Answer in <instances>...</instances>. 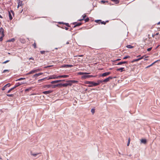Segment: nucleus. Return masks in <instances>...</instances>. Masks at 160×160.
<instances>
[{"mask_svg":"<svg viewBox=\"0 0 160 160\" xmlns=\"http://www.w3.org/2000/svg\"><path fill=\"white\" fill-rule=\"evenodd\" d=\"M24 83H21V82H18L16 83L15 85H14V87L13 88H11L10 89H9L7 92V93H9L10 92L13 90L14 89H15L16 87L19 86L20 85H22V84Z\"/></svg>","mask_w":160,"mask_h":160,"instance_id":"1","label":"nucleus"},{"mask_svg":"<svg viewBox=\"0 0 160 160\" xmlns=\"http://www.w3.org/2000/svg\"><path fill=\"white\" fill-rule=\"evenodd\" d=\"M9 17L10 20H11L12 19V14L13 16L14 14V12L12 10H11V12L9 11Z\"/></svg>","mask_w":160,"mask_h":160,"instance_id":"2","label":"nucleus"},{"mask_svg":"<svg viewBox=\"0 0 160 160\" xmlns=\"http://www.w3.org/2000/svg\"><path fill=\"white\" fill-rule=\"evenodd\" d=\"M96 76H93L91 75H84L82 76V79H86L87 78H90L91 77H94Z\"/></svg>","mask_w":160,"mask_h":160,"instance_id":"3","label":"nucleus"},{"mask_svg":"<svg viewBox=\"0 0 160 160\" xmlns=\"http://www.w3.org/2000/svg\"><path fill=\"white\" fill-rule=\"evenodd\" d=\"M113 78L112 77L110 76L108 78L104 79L103 80H102L103 82H108L110 80L112 79Z\"/></svg>","mask_w":160,"mask_h":160,"instance_id":"4","label":"nucleus"},{"mask_svg":"<svg viewBox=\"0 0 160 160\" xmlns=\"http://www.w3.org/2000/svg\"><path fill=\"white\" fill-rule=\"evenodd\" d=\"M52 92V91L49 90L48 91H45L42 92V93L45 95L48 94Z\"/></svg>","mask_w":160,"mask_h":160,"instance_id":"5","label":"nucleus"},{"mask_svg":"<svg viewBox=\"0 0 160 160\" xmlns=\"http://www.w3.org/2000/svg\"><path fill=\"white\" fill-rule=\"evenodd\" d=\"M110 73L111 72H106L102 73L100 75V76L104 77L109 75Z\"/></svg>","mask_w":160,"mask_h":160,"instance_id":"6","label":"nucleus"},{"mask_svg":"<svg viewBox=\"0 0 160 160\" xmlns=\"http://www.w3.org/2000/svg\"><path fill=\"white\" fill-rule=\"evenodd\" d=\"M73 24L74 25V26H73V28H75L76 27L79 26L82 24V23L81 22H79V23H77L76 22H75L73 23Z\"/></svg>","mask_w":160,"mask_h":160,"instance_id":"7","label":"nucleus"},{"mask_svg":"<svg viewBox=\"0 0 160 160\" xmlns=\"http://www.w3.org/2000/svg\"><path fill=\"white\" fill-rule=\"evenodd\" d=\"M11 85V84L9 83H8L7 84H6V85H5L2 88V90L3 91L7 87H9Z\"/></svg>","mask_w":160,"mask_h":160,"instance_id":"8","label":"nucleus"},{"mask_svg":"<svg viewBox=\"0 0 160 160\" xmlns=\"http://www.w3.org/2000/svg\"><path fill=\"white\" fill-rule=\"evenodd\" d=\"M92 83L91 84V85H89L88 86V87H92L96 86V82L92 81Z\"/></svg>","mask_w":160,"mask_h":160,"instance_id":"9","label":"nucleus"},{"mask_svg":"<svg viewBox=\"0 0 160 160\" xmlns=\"http://www.w3.org/2000/svg\"><path fill=\"white\" fill-rule=\"evenodd\" d=\"M116 70L117 71H120L121 72H122L123 71H124L125 70L124 69V68H117Z\"/></svg>","mask_w":160,"mask_h":160,"instance_id":"10","label":"nucleus"},{"mask_svg":"<svg viewBox=\"0 0 160 160\" xmlns=\"http://www.w3.org/2000/svg\"><path fill=\"white\" fill-rule=\"evenodd\" d=\"M0 32L1 33V34L2 35V36L4 35V30L3 28L1 27L0 28Z\"/></svg>","mask_w":160,"mask_h":160,"instance_id":"11","label":"nucleus"},{"mask_svg":"<svg viewBox=\"0 0 160 160\" xmlns=\"http://www.w3.org/2000/svg\"><path fill=\"white\" fill-rule=\"evenodd\" d=\"M68 83H65L64 84H62V86L66 87L68 85H70V81H68Z\"/></svg>","mask_w":160,"mask_h":160,"instance_id":"12","label":"nucleus"},{"mask_svg":"<svg viewBox=\"0 0 160 160\" xmlns=\"http://www.w3.org/2000/svg\"><path fill=\"white\" fill-rule=\"evenodd\" d=\"M103 82L102 80H98L97 81V82H96V86L100 84V83Z\"/></svg>","mask_w":160,"mask_h":160,"instance_id":"13","label":"nucleus"},{"mask_svg":"<svg viewBox=\"0 0 160 160\" xmlns=\"http://www.w3.org/2000/svg\"><path fill=\"white\" fill-rule=\"evenodd\" d=\"M42 73H41V72L39 73H36V74H35L32 77L34 78V77H38V76H39L40 75H42Z\"/></svg>","mask_w":160,"mask_h":160,"instance_id":"14","label":"nucleus"},{"mask_svg":"<svg viewBox=\"0 0 160 160\" xmlns=\"http://www.w3.org/2000/svg\"><path fill=\"white\" fill-rule=\"evenodd\" d=\"M58 23L59 24H65L66 25V26H67L68 27H70V26L69 25L68 23H64L63 22H59Z\"/></svg>","mask_w":160,"mask_h":160,"instance_id":"15","label":"nucleus"},{"mask_svg":"<svg viewBox=\"0 0 160 160\" xmlns=\"http://www.w3.org/2000/svg\"><path fill=\"white\" fill-rule=\"evenodd\" d=\"M141 142L142 143L146 144L147 143V140L146 139H142L141 140Z\"/></svg>","mask_w":160,"mask_h":160,"instance_id":"16","label":"nucleus"},{"mask_svg":"<svg viewBox=\"0 0 160 160\" xmlns=\"http://www.w3.org/2000/svg\"><path fill=\"white\" fill-rule=\"evenodd\" d=\"M22 1H19L18 2V8L20 6H22L23 4H22Z\"/></svg>","mask_w":160,"mask_h":160,"instance_id":"17","label":"nucleus"},{"mask_svg":"<svg viewBox=\"0 0 160 160\" xmlns=\"http://www.w3.org/2000/svg\"><path fill=\"white\" fill-rule=\"evenodd\" d=\"M54 78H58V77H54L53 76H51L50 77H49L48 78H47V80H49L52 79H54Z\"/></svg>","mask_w":160,"mask_h":160,"instance_id":"18","label":"nucleus"},{"mask_svg":"<svg viewBox=\"0 0 160 160\" xmlns=\"http://www.w3.org/2000/svg\"><path fill=\"white\" fill-rule=\"evenodd\" d=\"M44 79H47V78L46 77V78H42V79H39L38 80V82H39V83L40 82H42L43 81Z\"/></svg>","mask_w":160,"mask_h":160,"instance_id":"19","label":"nucleus"},{"mask_svg":"<svg viewBox=\"0 0 160 160\" xmlns=\"http://www.w3.org/2000/svg\"><path fill=\"white\" fill-rule=\"evenodd\" d=\"M160 61V60H158L155 62H153V63H152L150 65L147 67H146V68H148L149 67H150L152 66L153 64H154V63H155L156 62H158V61Z\"/></svg>","mask_w":160,"mask_h":160,"instance_id":"20","label":"nucleus"},{"mask_svg":"<svg viewBox=\"0 0 160 160\" xmlns=\"http://www.w3.org/2000/svg\"><path fill=\"white\" fill-rule=\"evenodd\" d=\"M112 1L114 2L115 4H118L119 3V0H111Z\"/></svg>","mask_w":160,"mask_h":160,"instance_id":"21","label":"nucleus"},{"mask_svg":"<svg viewBox=\"0 0 160 160\" xmlns=\"http://www.w3.org/2000/svg\"><path fill=\"white\" fill-rule=\"evenodd\" d=\"M30 153H31V154L34 157H36L37 155L39 154V153H33L32 151Z\"/></svg>","mask_w":160,"mask_h":160,"instance_id":"22","label":"nucleus"},{"mask_svg":"<svg viewBox=\"0 0 160 160\" xmlns=\"http://www.w3.org/2000/svg\"><path fill=\"white\" fill-rule=\"evenodd\" d=\"M35 73V71H34V70H33L31 71H30V72H29L28 73H27L26 75H28L29 74H31L33 73Z\"/></svg>","mask_w":160,"mask_h":160,"instance_id":"23","label":"nucleus"},{"mask_svg":"<svg viewBox=\"0 0 160 160\" xmlns=\"http://www.w3.org/2000/svg\"><path fill=\"white\" fill-rule=\"evenodd\" d=\"M20 41L23 43H24L25 42V40L24 39L20 38Z\"/></svg>","mask_w":160,"mask_h":160,"instance_id":"24","label":"nucleus"},{"mask_svg":"<svg viewBox=\"0 0 160 160\" xmlns=\"http://www.w3.org/2000/svg\"><path fill=\"white\" fill-rule=\"evenodd\" d=\"M78 82L77 81L75 80H71V85L72 83H77Z\"/></svg>","mask_w":160,"mask_h":160,"instance_id":"25","label":"nucleus"},{"mask_svg":"<svg viewBox=\"0 0 160 160\" xmlns=\"http://www.w3.org/2000/svg\"><path fill=\"white\" fill-rule=\"evenodd\" d=\"M52 86V85H51V84L47 85H45L44 86V88L47 87V88H49L50 87H51Z\"/></svg>","mask_w":160,"mask_h":160,"instance_id":"26","label":"nucleus"},{"mask_svg":"<svg viewBox=\"0 0 160 160\" xmlns=\"http://www.w3.org/2000/svg\"><path fill=\"white\" fill-rule=\"evenodd\" d=\"M88 73L87 72H79L78 73V74L79 75H82V74H88Z\"/></svg>","mask_w":160,"mask_h":160,"instance_id":"27","label":"nucleus"},{"mask_svg":"<svg viewBox=\"0 0 160 160\" xmlns=\"http://www.w3.org/2000/svg\"><path fill=\"white\" fill-rule=\"evenodd\" d=\"M126 47L128 48H132L134 47L133 46H132L130 45H127V46H126Z\"/></svg>","mask_w":160,"mask_h":160,"instance_id":"28","label":"nucleus"},{"mask_svg":"<svg viewBox=\"0 0 160 160\" xmlns=\"http://www.w3.org/2000/svg\"><path fill=\"white\" fill-rule=\"evenodd\" d=\"M41 70H42V69L41 68H38V69H37L34 70V71H35V72H38L40 71Z\"/></svg>","mask_w":160,"mask_h":160,"instance_id":"29","label":"nucleus"},{"mask_svg":"<svg viewBox=\"0 0 160 160\" xmlns=\"http://www.w3.org/2000/svg\"><path fill=\"white\" fill-rule=\"evenodd\" d=\"M144 57V56H142L140 58H138V59H135V60H136V62H137V61H139V60L142 59Z\"/></svg>","mask_w":160,"mask_h":160,"instance_id":"30","label":"nucleus"},{"mask_svg":"<svg viewBox=\"0 0 160 160\" xmlns=\"http://www.w3.org/2000/svg\"><path fill=\"white\" fill-rule=\"evenodd\" d=\"M92 83V81H86L85 82V84H90V85H91V84Z\"/></svg>","mask_w":160,"mask_h":160,"instance_id":"31","label":"nucleus"},{"mask_svg":"<svg viewBox=\"0 0 160 160\" xmlns=\"http://www.w3.org/2000/svg\"><path fill=\"white\" fill-rule=\"evenodd\" d=\"M61 77L63 78H66L69 77L68 75H61Z\"/></svg>","mask_w":160,"mask_h":160,"instance_id":"32","label":"nucleus"},{"mask_svg":"<svg viewBox=\"0 0 160 160\" xmlns=\"http://www.w3.org/2000/svg\"><path fill=\"white\" fill-rule=\"evenodd\" d=\"M14 40H15L14 38H12V39H10L8 40V42H14Z\"/></svg>","mask_w":160,"mask_h":160,"instance_id":"33","label":"nucleus"},{"mask_svg":"<svg viewBox=\"0 0 160 160\" xmlns=\"http://www.w3.org/2000/svg\"><path fill=\"white\" fill-rule=\"evenodd\" d=\"M91 112L92 113V114H93L95 112V109L94 108L92 109L91 110Z\"/></svg>","mask_w":160,"mask_h":160,"instance_id":"34","label":"nucleus"},{"mask_svg":"<svg viewBox=\"0 0 160 160\" xmlns=\"http://www.w3.org/2000/svg\"><path fill=\"white\" fill-rule=\"evenodd\" d=\"M84 20L85 21V22H88L89 21V19L88 18H87L86 19H85Z\"/></svg>","mask_w":160,"mask_h":160,"instance_id":"35","label":"nucleus"},{"mask_svg":"<svg viewBox=\"0 0 160 160\" xmlns=\"http://www.w3.org/2000/svg\"><path fill=\"white\" fill-rule=\"evenodd\" d=\"M7 96L9 97H12L14 95L13 94H7Z\"/></svg>","mask_w":160,"mask_h":160,"instance_id":"36","label":"nucleus"},{"mask_svg":"<svg viewBox=\"0 0 160 160\" xmlns=\"http://www.w3.org/2000/svg\"><path fill=\"white\" fill-rule=\"evenodd\" d=\"M57 82H58V81H57V80L52 81L51 82V83L52 84L55 83Z\"/></svg>","mask_w":160,"mask_h":160,"instance_id":"37","label":"nucleus"},{"mask_svg":"<svg viewBox=\"0 0 160 160\" xmlns=\"http://www.w3.org/2000/svg\"><path fill=\"white\" fill-rule=\"evenodd\" d=\"M62 84L61 83V84H55V85L56 87H62Z\"/></svg>","mask_w":160,"mask_h":160,"instance_id":"38","label":"nucleus"},{"mask_svg":"<svg viewBox=\"0 0 160 160\" xmlns=\"http://www.w3.org/2000/svg\"><path fill=\"white\" fill-rule=\"evenodd\" d=\"M130 138H129L128 139V143L127 144V146H129V144H130Z\"/></svg>","mask_w":160,"mask_h":160,"instance_id":"39","label":"nucleus"},{"mask_svg":"<svg viewBox=\"0 0 160 160\" xmlns=\"http://www.w3.org/2000/svg\"><path fill=\"white\" fill-rule=\"evenodd\" d=\"M4 36V35H3V36L2 35V36L0 37V42L2 41L3 40V37Z\"/></svg>","mask_w":160,"mask_h":160,"instance_id":"40","label":"nucleus"},{"mask_svg":"<svg viewBox=\"0 0 160 160\" xmlns=\"http://www.w3.org/2000/svg\"><path fill=\"white\" fill-rule=\"evenodd\" d=\"M25 78H19L17 80H16V81L21 80H22L25 79Z\"/></svg>","mask_w":160,"mask_h":160,"instance_id":"41","label":"nucleus"},{"mask_svg":"<svg viewBox=\"0 0 160 160\" xmlns=\"http://www.w3.org/2000/svg\"><path fill=\"white\" fill-rule=\"evenodd\" d=\"M130 58V56H126L125 57H124L123 58V59H126L128 58Z\"/></svg>","mask_w":160,"mask_h":160,"instance_id":"42","label":"nucleus"},{"mask_svg":"<svg viewBox=\"0 0 160 160\" xmlns=\"http://www.w3.org/2000/svg\"><path fill=\"white\" fill-rule=\"evenodd\" d=\"M32 46H33L34 47V48H37L36 46V44L35 42H34Z\"/></svg>","mask_w":160,"mask_h":160,"instance_id":"43","label":"nucleus"},{"mask_svg":"<svg viewBox=\"0 0 160 160\" xmlns=\"http://www.w3.org/2000/svg\"><path fill=\"white\" fill-rule=\"evenodd\" d=\"M62 28L63 29H65L66 30H68V27L65 26L62 27Z\"/></svg>","mask_w":160,"mask_h":160,"instance_id":"44","label":"nucleus"},{"mask_svg":"<svg viewBox=\"0 0 160 160\" xmlns=\"http://www.w3.org/2000/svg\"><path fill=\"white\" fill-rule=\"evenodd\" d=\"M101 22V23L102 24H103L104 25H105L106 24V22H105L104 21H102V20H101V21H100Z\"/></svg>","mask_w":160,"mask_h":160,"instance_id":"45","label":"nucleus"},{"mask_svg":"<svg viewBox=\"0 0 160 160\" xmlns=\"http://www.w3.org/2000/svg\"><path fill=\"white\" fill-rule=\"evenodd\" d=\"M82 17L83 18L82 19L84 20L85 19V18L86 17V15L85 14H84V15L82 16Z\"/></svg>","mask_w":160,"mask_h":160,"instance_id":"46","label":"nucleus"},{"mask_svg":"<svg viewBox=\"0 0 160 160\" xmlns=\"http://www.w3.org/2000/svg\"><path fill=\"white\" fill-rule=\"evenodd\" d=\"M52 66H53V65H49V66H48L45 67H44V68H47L50 67H51Z\"/></svg>","mask_w":160,"mask_h":160,"instance_id":"47","label":"nucleus"},{"mask_svg":"<svg viewBox=\"0 0 160 160\" xmlns=\"http://www.w3.org/2000/svg\"><path fill=\"white\" fill-rule=\"evenodd\" d=\"M152 48L151 47V48H148L147 49V51H148V52L150 51L151 50V49H152Z\"/></svg>","mask_w":160,"mask_h":160,"instance_id":"48","label":"nucleus"},{"mask_svg":"<svg viewBox=\"0 0 160 160\" xmlns=\"http://www.w3.org/2000/svg\"><path fill=\"white\" fill-rule=\"evenodd\" d=\"M122 62H120L118 63L116 65H122Z\"/></svg>","mask_w":160,"mask_h":160,"instance_id":"49","label":"nucleus"},{"mask_svg":"<svg viewBox=\"0 0 160 160\" xmlns=\"http://www.w3.org/2000/svg\"><path fill=\"white\" fill-rule=\"evenodd\" d=\"M9 61V60H7L5 61V62H3L2 63L3 64L6 63L8 62Z\"/></svg>","mask_w":160,"mask_h":160,"instance_id":"50","label":"nucleus"},{"mask_svg":"<svg viewBox=\"0 0 160 160\" xmlns=\"http://www.w3.org/2000/svg\"><path fill=\"white\" fill-rule=\"evenodd\" d=\"M31 89V88H27L25 89V91L26 92V91H29V90H30Z\"/></svg>","mask_w":160,"mask_h":160,"instance_id":"51","label":"nucleus"},{"mask_svg":"<svg viewBox=\"0 0 160 160\" xmlns=\"http://www.w3.org/2000/svg\"><path fill=\"white\" fill-rule=\"evenodd\" d=\"M101 21V20H96L95 21V22H99Z\"/></svg>","mask_w":160,"mask_h":160,"instance_id":"52","label":"nucleus"},{"mask_svg":"<svg viewBox=\"0 0 160 160\" xmlns=\"http://www.w3.org/2000/svg\"><path fill=\"white\" fill-rule=\"evenodd\" d=\"M40 52L41 54H42L44 53L45 52V51H40Z\"/></svg>","mask_w":160,"mask_h":160,"instance_id":"53","label":"nucleus"},{"mask_svg":"<svg viewBox=\"0 0 160 160\" xmlns=\"http://www.w3.org/2000/svg\"><path fill=\"white\" fill-rule=\"evenodd\" d=\"M63 67H70V65H65L63 66Z\"/></svg>","mask_w":160,"mask_h":160,"instance_id":"54","label":"nucleus"},{"mask_svg":"<svg viewBox=\"0 0 160 160\" xmlns=\"http://www.w3.org/2000/svg\"><path fill=\"white\" fill-rule=\"evenodd\" d=\"M122 62V64H125V63H127V64L128 63V62L127 61H123V62Z\"/></svg>","mask_w":160,"mask_h":160,"instance_id":"55","label":"nucleus"},{"mask_svg":"<svg viewBox=\"0 0 160 160\" xmlns=\"http://www.w3.org/2000/svg\"><path fill=\"white\" fill-rule=\"evenodd\" d=\"M9 70H4L3 71V72L2 73H5V72L6 71H8Z\"/></svg>","mask_w":160,"mask_h":160,"instance_id":"56","label":"nucleus"},{"mask_svg":"<svg viewBox=\"0 0 160 160\" xmlns=\"http://www.w3.org/2000/svg\"><path fill=\"white\" fill-rule=\"evenodd\" d=\"M108 2V1H105L104 0H102L101 1V2L102 3H104L105 2Z\"/></svg>","mask_w":160,"mask_h":160,"instance_id":"57","label":"nucleus"},{"mask_svg":"<svg viewBox=\"0 0 160 160\" xmlns=\"http://www.w3.org/2000/svg\"><path fill=\"white\" fill-rule=\"evenodd\" d=\"M52 86L53 88H55L56 87L55 85H52Z\"/></svg>","mask_w":160,"mask_h":160,"instance_id":"58","label":"nucleus"},{"mask_svg":"<svg viewBox=\"0 0 160 160\" xmlns=\"http://www.w3.org/2000/svg\"><path fill=\"white\" fill-rule=\"evenodd\" d=\"M31 59L34 60V59L32 57H31V58H29V60H30Z\"/></svg>","mask_w":160,"mask_h":160,"instance_id":"59","label":"nucleus"},{"mask_svg":"<svg viewBox=\"0 0 160 160\" xmlns=\"http://www.w3.org/2000/svg\"><path fill=\"white\" fill-rule=\"evenodd\" d=\"M136 62V61L135 59H134V60H132V61L131 62H132V63H133V62Z\"/></svg>","mask_w":160,"mask_h":160,"instance_id":"60","label":"nucleus"},{"mask_svg":"<svg viewBox=\"0 0 160 160\" xmlns=\"http://www.w3.org/2000/svg\"><path fill=\"white\" fill-rule=\"evenodd\" d=\"M74 70H76L77 69H78L77 68L75 67L74 68Z\"/></svg>","mask_w":160,"mask_h":160,"instance_id":"61","label":"nucleus"},{"mask_svg":"<svg viewBox=\"0 0 160 160\" xmlns=\"http://www.w3.org/2000/svg\"><path fill=\"white\" fill-rule=\"evenodd\" d=\"M84 20L83 19H82H82H79L78 20V21H82V20Z\"/></svg>","mask_w":160,"mask_h":160,"instance_id":"62","label":"nucleus"},{"mask_svg":"<svg viewBox=\"0 0 160 160\" xmlns=\"http://www.w3.org/2000/svg\"><path fill=\"white\" fill-rule=\"evenodd\" d=\"M160 38V35H159L158 36V39H159Z\"/></svg>","mask_w":160,"mask_h":160,"instance_id":"63","label":"nucleus"},{"mask_svg":"<svg viewBox=\"0 0 160 160\" xmlns=\"http://www.w3.org/2000/svg\"><path fill=\"white\" fill-rule=\"evenodd\" d=\"M155 34H153L152 35V37L153 38H154V37H155Z\"/></svg>","mask_w":160,"mask_h":160,"instance_id":"64","label":"nucleus"}]
</instances>
